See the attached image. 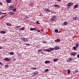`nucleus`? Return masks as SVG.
Here are the masks:
<instances>
[{"label": "nucleus", "instance_id": "obj_1", "mask_svg": "<svg viewBox=\"0 0 79 79\" xmlns=\"http://www.w3.org/2000/svg\"><path fill=\"white\" fill-rule=\"evenodd\" d=\"M21 40H22V41H23V42H27V41L28 40L27 39L25 38H21Z\"/></svg>", "mask_w": 79, "mask_h": 79}, {"label": "nucleus", "instance_id": "obj_2", "mask_svg": "<svg viewBox=\"0 0 79 79\" xmlns=\"http://www.w3.org/2000/svg\"><path fill=\"white\" fill-rule=\"evenodd\" d=\"M38 74V72H35V73H33L32 74V76H36Z\"/></svg>", "mask_w": 79, "mask_h": 79}, {"label": "nucleus", "instance_id": "obj_3", "mask_svg": "<svg viewBox=\"0 0 79 79\" xmlns=\"http://www.w3.org/2000/svg\"><path fill=\"white\" fill-rule=\"evenodd\" d=\"M73 4V3H69L67 5V6H68L67 7H68V6H71Z\"/></svg>", "mask_w": 79, "mask_h": 79}, {"label": "nucleus", "instance_id": "obj_4", "mask_svg": "<svg viewBox=\"0 0 79 79\" xmlns=\"http://www.w3.org/2000/svg\"><path fill=\"white\" fill-rule=\"evenodd\" d=\"M56 18V17L55 16H54L53 17H52L51 19V21H53Z\"/></svg>", "mask_w": 79, "mask_h": 79}, {"label": "nucleus", "instance_id": "obj_5", "mask_svg": "<svg viewBox=\"0 0 79 79\" xmlns=\"http://www.w3.org/2000/svg\"><path fill=\"white\" fill-rule=\"evenodd\" d=\"M76 52H72L70 53L71 55H72V56H74L75 55H76Z\"/></svg>", "mask_w": 79, "mask_h": 79}, {"label": "nucleus", "instance_id": "obj_6", "mask_svg": "<svg viewBox=\"0 0 79 79\" xmlns=\"http://www.w3.org/2000/svg\"><path fill=\"white\" fill-rule=\"evenodd\" d=\"M72 60H73L72 59V58H69V60H68V61L69 62H70V61H71Z\"/></svg>", "mask_w": 79, "mask_h": 79}, {"label": "nucleus", "instance_id": "obj_7", "mask_svg": "<svg viewBox=\"0 0 79 79\" xmlns=\"http://www.w3.org/2000/svg\"><path fill=\"white\" fill-rule=\"evenodd\" d=\"M5 61H10V60L9 59H8V58H5V59H4Z\"/></svg>", "mask_w": 79, "mask_h": 79}, {"label": "nucleus", "instance_id": "obj_8", "mask_svg": "<svg viewBox=\"0 0 79 79\" xmlns=\"http://www.w3.org/2000/svg\"><path fill=\"white\" fill-rule=\"evenodd\" d=\"M0 33H2V34H5L6 33V32L5 31H0Z\"/></svg>", "mask_w": 79, "mask_h": 79}, {"label": "nucleus", "instance_id": "obj_9", "mask_svg": "<svg viewBox=\"0 0 79 79\" xmlns=\"http://www.w3.org/2000/svg\"><path fill=\"white\" fill-rule=\"evenodd\" d=\"M9 9L11 10H13V6H11L10 7Z\"/></svg>", "mask_w": 79, "mask_h": 79}, {"label": "nucleus", "instance_id": "obj_10", "mask_svg": "<svg viewBox=\"0 0 79 79\" xmlns=\"http://www.w3.org/2000/svg\"><path fill=\"white\" fill-rule=\"evenodd\" d=\"M50 63V61L46 60L45 62V63Z\"/></svg>", "mask_w": 79, "mask_h": 79}, {"label": "nucleus", "instance_id": "obj_11", "mask_svg": "<svg viewBox=\"0 0 79 79\" xmlns=\"http://www.w3.org/2000/svg\"><path fill=\"white\" fill-rule=\"evenodd\" d=\"M44 51H46V52H50L51 51L50 50H49V49H45L44 50Z\"/></svg>", "mask_w": 79, "mask_h": 79}, {"label": "nucleus", "instance_id": "obj_12", "mask_svg": "<svg viewBox=\"0 0 79 79\" xmlns=\"http://www.w3.org/2000/svg\"><path fill=\"white\" fill-rule=\"evenodd\" d=\"M24 29H25V28L24 27H23L22 28H19V29H20V30H21V31H23V30H24Z\"/></svg>", "mask_w": 79, "mask_h": 79}, {"label": "nucleus", "instance_id": "obj_13", "mask_svg": "<svg viewBox=\"0 0 79 79\" xmlns=\"http://www.w3.org/2000/svg\"><path fill=\"white\" fill-rule=\"evenodd\" d=\"M64 25H67V24H68V22H65L64 23Z\"/></svg>", "mask_w": 79, "mask_h": 79}, {"label": "nucleus", "instance_id": "obj_14", "mask_svg": "<svg viewBox=\"0 0 79 79\" xmlns=\"http://www.w3.org/2000/svg\"><path fill=\"white\" fill-rule=\"evenodd\" d=\"M56 42H60V40H55L54 41Z\"/></svg>", "mask_w": 79, "mask_h": 79}, {"label": "nucleus", "instance_id": "obj_15", "mask_svg": "<svg viewBox=\"0 0 79 79\" xmlns=\"http://www.w3.org/2000/svg\"><path fill=\"white\" fill-rule=\"evenodd\" d=\"M54 48L55 50H58V49H59V48L58 47L56 46Z\"/></svg>", "mask_w": 79, "mask_h": 79}, {"label": "nucleus", "instance_id": "obj_16", "mask_svg": "<svg viewBox=\"0 0 79 79\" xmlns=\"http://www.w3.org/2000/svg\"><path fill=\"white\" fill-rule=\"evenodd\" d=\"M54 6H55V7H59V6H60L58 4L54 5Z\"/></svg>", "mask_w": 79, "mask_h": 79}, {"label": "nucleus", "instance_id": "obj_17", "mask_svg": "<svg viewBox=\"0 0 79 79\" xmlns=\"http://www.w3.org/2000/svg\"><path fill=\"white\" fill-rule=\"evenodd\" d=\"M58 60H57V59H54L53 61L54 62H56V61H57Z\"/></svg>", "mask_w": 79, "mask_h": 79}, {"label": "nucleus", "instance_id": "obj_18", "mask_svg": "<svg viewBox=\"0 0 79 79\" xmlns=\"http://www.w3.org/2000/svg\"><path fill=\"white\" fill-rule=\"evenodd\" d=\"M14 14V13L13 12H9V15H13Z\"/></svg>", "mask_w": 79, "mask_h": 79}, {"label": "nucleus", "instance_id": "obj_19", "mask_svg": "<svg viewBox=\"0 0 79 79\" xmlns=\"http://www.w3.org/2000/svg\"><path fill=\"white\" fill-rule=\"evenodd\" d=\"M73 20H77V18L76 17H73Z\"/></svg>", "mask_w": 79, "mask_h": 79}, {"label": "nucleus", "instance_id": "obj_20", "mask_svg": "<svg viewBox=\"0 0 79 79\" xmlns=\"http://www.w3.org/2000/svg\"><path fill=\"white\" fill-rule=\"evenodd\" d=\"M75 45L77 47H78V46H79V44H78V43H76Z\"/></svg>", "mask_w": 79, "mask_h": 79}, {"label": "nucleus", "instance_id": "obj_21", "mask_svg": "<svg viewBox=\"0 0 79 79\" xmlns=\"http://www.w3.org/2000/svg\"><path fill=\"white\" fill-rule=\"evenodd\" d=\"M6 25L8 26H11V24L10 23H7Z\"/></svg>", "mask_w": 79, "mask_h": 79}, {"label": "nucleus", "instance_id": "obj_22", "mask_svg": "<svg viewBox=\"0 0 79 79\" xmlns=\"http://www.w3.org/2000/svg\"><path fill=\"white\" fill-rule=\"evenodd\" d=\"M67 71L68 72V74H69L70 73V72H71V71H70V70H69V69Z\"/></svg>", "mask_w": 79, "mask_h": 79}, {"label": "nucleus", "instance_id": "obj_23", "mask_svg": "<svg viewBox=\"0 0 79 79\" xmlns=\"http://www.w3.org/2000/svg\"><path fill=\"white\" fill-rule=\"evenodd\" d=\"M8 65H6L5 66V68L6 69L7 68H8Z\"/></svg>", "mask_w": 79, "mask_h": 79}, {"label": "nucleus", "instance_id": "obj_24", "mask_svg": "<svg viewBox=\"0 0 79 79\" xmlns=\"http://www.w3.org/2000/svg\"><path fill=\"white\" fill-rule=\"evenodd\" d=\"M11 1V0H6L7 3H10Z\"/></svg>", "mask_w": 79, "mask_h": 79}, {"label": "nucleus", "instance_id": "obj_25", "mask_svg": "<svg viewBox=\"0 0 79 79\" xmlns=\"http://www.w3.org/2000/svg\"><path fill=\"white\" fill-rule=\"evenodd\" d=\"M77 7H78V5H75L74 6V8H77Z\"/></svg>", "mask_w": 79, "mask_h": 79}, {"label": "nucleus", "instance_id": "obj_26", "mask_svg": "<svg viewBox=\"0 0 79 79\" xmlns=\"http://www.w3.org/2000/svg\"><path fill=\"white\" fill-rule=\"evenodd\" d=\"M9 54L10 55H14V53H13V52H10V53H9Z\"/></svg>", "mask_w": 79, "mask_h": 79}, {"label": "nucleus", "instance_id": "obj_27", "mask_svg": "<svg viewBox=\"0 0 79 79\" xmlns=\"http://www.w3.org/2000/svg\"><path fill=\"white\" fill-rule=\"evenodd\" d=\"M73 50H76V47L75 46H74L73 47Z\"/></svg>", "mask_w": 79, "mask_h": 79}, {"label": "nucleus", "instance_id": "obj_28", "mask_svg": "<svg viewBox=\"0 0 79 79\" xmlns=\"http://www.w3.org/2000/svg\"><path fill=\"white\" fill-rule=\"evenodd\" d=\"M49 50H54V48H50V49H49Z\"/></svg>", "mask_w": 79, "mask_h": 79}, {"label": "nucleus", "instance_id": "obj_29", "mask_svg": "<svg viewBox=\"0 0 79 79\" xmlns=\"http://www.w3.org/2000/svg\"><path fill=\"white\" fill-rule=\"evenodd\" d=\"M55 32H58V30H57V29H55Z\"/></svg>", "mask_w": 79, "mask_h": 79}, {"label": "nucleus", "instance_id": "obj_30", "mask_svg": "<svg viewBox=\"0 0 79 79\" xmlns=\"http://www.w3.org/2000/svg\"><path fill=\"white\" fill-rule=\"evenodd\" d=\"M44 11H46V12H47V9H44Z\"/></svg>", "mask_w": 79, "mask_h": 79}, {"label": "nucleus", "instance_id": "obj_31", "mask_svg": "<svg viewBox=\"0 0 79 79\" xmlns=\"http://www.w3.org/2000/svg\"><path fill=\"white\" fill-rule=\"evenodd\" d=\"M48 71H49V70H48V69H46L45 70V72H48Z\"/></svg>", "mask_w": 79, "mask_h": 79}, {"label": "nucleus", "instance_id": "obj_32", "mask_svg": "<svg viewBox=\"0 0 79 79\" xmlns=\"http://www.w3.org/2000/svg\"><path fill=\"white\" fill-rule=\"evenodd\" d=\"M42 49H40L38 50V52H42Z\"/></svg>", "mask_w": 79, "mask_h": 79}, {"label": "nucleus", "instance_id": "obj_33", "mask_svg": "<svg viewBox=\"0 0 79 79\" xmlns=\"http://www.w3.org/2000/svg\"><path fill=\"white\" fill-rule=\"evenodd\" d=\"M16 8H15V9L13 10V11H14V12H15V11H16Z\"/></svg>", "mask_w": 79, "mask_h": 79}, {"label": "nucleus", "instance_id": "obj_34", "mask_svg": "<svg viewBox=\"0 0 79 79\" xmlns=\"http://www.w3.org/2000/svg\"><path fill=\"white\" fill-rule=\"evenodd\" d=\"M47 12H50V10L49 9H47Z\"/></svg>", "mask_w": 79, "mask_h": 79}, {"label": "nucleus", "instance_id": "obj_35", "mask_svg": "<svg viewBox=\"0 0 79 79\" xmlns=\"http://www.w3.org/2000/svg\"><path fill=\"white\" fill-rule=\"evenodd\" d=\"M30 31H33L34 30V29L33 28H31L30 29Z\"/></svg>", "mask_w": 79, "mask_h": 79}, {"label": "nucleus", "instance_id": "obj_36", "mask_svg": "<svg viewBox=\"0 0 79 79\" xmlns=\"http://www.w3.org/2000/svg\"><path fill=\"white\" fill-rule=\"evenodd\" d=\"M37 24H40V23H39V21H37L36 22Z\"/></svg>", "mask_w": 79, "mask_h": 79}, {"label": "nucleus", "instance_id": "obj_37", "mask_svg": "<svg viewBox=\"0 0 79 79\" xmlns=\"http://www.w3.org/2000/svg\"><path fill=\"white\" fill-rule=\"evenodd\" d=\"M21 27V26H17L16 27L17 28H19V27Z\"/></svg>", "mask_w": 79, "mask_h": 79}, {"label": "nucleus", "instance_id": "obj_38", "mask_svg": "<svg viewBox=\"0 0 79 79\" xmlns=\"http://www.w3.org/2000/svg\"><path fill=\"white\" fill-rule=\"evenodd\" d=\"M33 30L34 31H35L36 30V28H33Z\"/></svg>", "mask_w": 79, "mask_h": 79}, {"label": "nucleus", "instance_id": "obj_39", "mask_svg": "<svg viewBox=\"0 0 79 79\" xmlns=\"http://www.w3.org/2000/svg\"><path fill=\"white\" fill-rule=\"evenodd\" d=\"M37 31L38 32H40V30H37Z\"/></svg>", "mask_w": 79, "mask_h": 79}, {"label": "nucleus", "instance_id": "obj_40", "mask_svg": "<svg viewBox=\"0 0 79 79\" xmlns=\"http://www.w3.org/2000/svg\"><path fill=\"white\" fill-rule=\"evenodd\" d=\"M43 42L44 43V44H46V42L45 41H43Z\"/></svg>", "mask_w": 79, "mask_h": 79}, {"label": "nucleus", "instance_id": "obj_41", "mask_svg": "<svg viewBox=\"0 0 79 79\" xmlns=\"http://www.w3.org/2000/svg\"><path fill=\"white\" fill-rule=\"evenodd\" d=\"M75 73H78V71L77 70H75Z\"/></svg>", "mask_w": 79, "mask_h": 79}, {"label": "nucleus", "instance_id": "obj_42", "mask_svg": "<svg viewBox=\"0 0 79 79\" xmlns=\"http://www.w3.org/2000/svg\"><path fill=\"white\" fill-rule=\"evenodd\" d=\"M26 18H29V17H28V16H26Z\"/></svg>", "mask_w": 79, "mask_h": 79}, {"label": "nucleus", "instance_id": "obj_43", "mask_svg": "<svg viewBox=\"0 0 79 79\" xmlns=\"http://www.w3.org/2000/svg\"><path fill=\"white\" fill-rule=\"evenodd\" d=\"M5 16H2L1 17V19H2V18H4V17H5Z\"/></svg>", "mask_w": 79, "mask_h": 79}, {"label": "nucleus", "instance_id": "obj_44", "mask_svg": "<svg viewBox=\"0 0 79 79\" xmlns=\"http://www.w3.org/2000/svg\"><path fill=\"white\" fill-rule=\"evenodd\" d=\"M0 5H2L3 4H2V3L0 2Z\"/></svg>", "mask_w": 79, "mask_h": 79}, {"label": "nucleus", "instance_id": "obj_45", "mask_svg": "<svg viewBox=\"0 0 79 79\" xmlns=\"http://www.w3.org/2000/svg\"><path fill=\"white\" fill-rule=\"evenodd\" d=\"M32 69H36V68H32Z\"/></svg>", "mask_w": 79, "mask_h": 79}, {"label": "nucleus", "instance_id": "obj_46", "mask_svg": "<svg viewBox=\"0 0 79 79\" xmlns=\"http://www.w3.org/2000/svg\"><path fill=\"white\" fill-rule=\"evenodd\" d=\"M77 56L78 58H79V54L77 55Z\"/></svg>", "mask_w": 79, "mask_h": 79}, {"label": "nucleus", "instance_id": "obj_47", "mask_svg": "<svg viewBox=\"0 0 79 79\" xmlns=\"http://www.w3.org/2000/svg\"><path fill=\"white\" fill-rule=\"evenodd\" d=\"M2 48V47L1 46H0V49H1Z\"/></svg>", "mask_w": 79, "mask_h": 79}, {"label": "nucleus", "instance_id": "obj_48", "mask_svg": "<svg viewBox=\"0 0 79 79\" xmlns=\"http://www.w3.org/2000/svg\"><path fill=\"white\" fill-rule=\"evenodd\" d=\"M57 0L58 1H61V0Z\"/></svg>", "mask_w": 79, "mask_h": 79}, {"label": "nucleus", "instance_id": "obj_49", "mask_svg": "<svg viewBox=\"0 0 79 79\" xmlns=\"http://www.w3.org/2000/svg\"><path fill=\"white\" fill-rule=\"evenodd\" d=\"M36 47H37V46H36Z\"/></svg>", "mask_w": 79, "mask_h": 79}]
</instances>
